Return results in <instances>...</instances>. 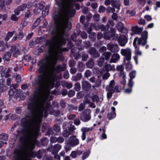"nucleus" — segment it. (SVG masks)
I'll use <instances>...</instances> for the list:
<instances>
[{
  "mask_svg": "<svg viewBox=\"0 0 160 160\" xmlns=\"http://www.w3.org/2000/svg\"><path fill=\"white\" fill-rule=\"evenodd\" d=\"M55 0L68 5L53 16L56 28L52 31L51 39L46 41L45 45L48 47V53L42 62H57L58 59L61 58L62 52L67 50L66 48H62L61 45L66 42L64 31L68 26V17H73L75 13V10L72 8L75 2H81L83 0Z\"/></svg>",
  "mask_w": 160,
  "mask_h": 160,
  "instance_id": "obj_1",
  "label": "nucleus"
},
{
  "mask_svg": "<svg viewBox=\"0 0 160 160\" xmlns=\"http://www.w3.org/2000/svg\"><path fill=\"white\" fill-rule=\"evenodd\" d=\"M142 39L138 38V37H136L134 38L133 42V45L135 49V54H136V55L133 58L137 65L138 63V57L137 56H141L142 54V53L139 50V48L136 45V43L137 42L138 44H141L142 46H144L147 44L146 41H144V42H142Z\"/></svg>",
  "mask_w": 160,
  "mask_h": 160,
  "instance_id": "obj_2",
  "label": "nucleus"
},
{
  "mask_svg": "<svg viewBox=\"0 0 160 160\" xmlns=\"http://www.w3.org/2000/svg\"><path fill=\"white\" fill-rule=\"evenodd\" d=\"M115 83L113 80H111L109 85H107L106 87V89L107 92V97L108 99L111 98L112 94L114 92V86Z\"/></svg>",
  "mask_w": 160,
  "mask_h": 160,
  "instance_id": "obj_3",
  "label": "nucleus"
},
{
  "mask_svg": "<svg viewBox=\"0 0 160 160\" xmlns=\"http://www.w3.org/2000/svg\"><path fill=\"white\" fill-rule=\"evenodd\" d=\"M91 111L89 109H86L83 112L80 116L81 120L84 122H87L91 119Z\"/></svg>",
  "mask_w": 160,
  "mask_h": 160,
  "instance_id": "obj_4",
  "label": "nucleus"
},
{
  "mask_svg": "<svg viewBox=\"0 0 160 160\" xmlns=\"http://www.w3.org/2000/svg\"><path fill=\"white\" fill-rule=\"evenodd\" d=\"M120 53L122 56L125 57V60L129 61L130 60L131 57L132 51L129 48H127L125 49H121L120 51Z\"/></svg>",
  "mask_w": 160,
  "mask_h": 160,
  "instance_id": "obj_5",
  "label": "nucleus"
},
{
  "mask_svg": "<svg viewBox=\"0 0 160 160\" xmlns=\"http://www.w3.org/2000/svg\"><path fill=\"white\" fill-rule=\"evenodd\" d=\"M104 4L106 5H108L111 4L113 8L118 9L116 11V12H118L120 6V3L119 2L113 0H106L104 2Z\"/></svg>",
  "mask_w": 160,
  "mask_h": 160,
  "instance_id": "obj_6",
  "label": "nucleus"
},
{
  "mask_svg": "<svg viewBox=\"0 0 160 160\" xmlns=\"http://www.w3.org/2000/svg\"><path fill=\"white\" fill-rule=\"evenodd\" d=\"M92 28H94L96 30H98L99 28H100L101 30L102 31L105 30V27L103 25H102L99 26L98 24H94L92 23L91 24L90 28L86 29L88 33H89L92 31Z\"/></svg>",
  "mask_w": 160,
  "mask_h": 160,
  "instance_id": "obj_7",
  "label": "nucleus"
},
{
  "mask_svg": "<svg viewBox=\"0 0 160 160\" xmlns=\"http://www.w3.org/2000/svg\"><path fill=\"white\" fill-rule=\"evenodd\" d=\"M107 47L108 50L112 52H118L119 51V48L116 44L110 43L107 44Z\"/></svg>",
  "mask_w": 160,
  "mask_h": 160,
  "instance_id": "obj_8",
  "label": "nucleus"
},
{
  "mask_svg": "<svg viewBox=\"0 0 160 160\" xmlns=\"http://www.w3.org/2000/svg\"><path fill=\"white\" fill-rule=\"evenodd\" d=\"M68 143L72 147L78 145L79 143V140L75 136H72L69 138Z\"/></svg>",
  "mask_w": 160,
  "mask_h": 160,
  "instance_id": "obj_9",
  "label": "nucleus"
},
{
  "mask_svg": "<svg viewBox=\"0 0 160 160\" xmlns=\"http://www.w3.org/2000/svg\"><path fill=\"white\" fill-rule=\"evenodd\" d=\"M20 47L18 46L13 45L11 47V51L14 57L16 58L20 55Z\"/></svg>",
  "mask_w": 160,
  "mask_h": 160,
  "instance_id": "obj_10",
  "label": "nucleus"
},
{
  "mask_svg": "<svg viewBox=\"0 0 160 160\" xmlns=\"http://www.w3.org/2000/svg\"><path fill=\"white\" fill-rule=\"evenodd\" d=\"M44 5V3L43 2H42L38 4H36V7L33 11L34 13L37 14L40 13L41 10L43 8Z\"/></svg>",
  "mask_w": 160,
  "mask_h": 160,
  "instance_id": "obj_11",
  "label": "nucleus"
},
{
  "mask_svg": "<svg viewBox=\"0 0 160 160\" xmlns=\"http://www.w3.org/2000/svg\"><path fill=\"white\" fill-rule=\"evenodd\" d=\"M18 85L17 84L15 85L12 84L11 85V89L8 92V94L10 97L13 96L17 92V90L16 89Z\"/></svg>",
  "mask_w": 160,
  "mask_h": 160,
  "instance_id": "obj_12",
  "label": "nucleus"
},
{
  "mask_svg": "<svg viewBox=\"0 0 160 160\" xmlns=\"http://www.w3.org/2000/svg\"><path fill=\"white\" fill-rule=\"evenodd\" d=\"M27 7V5L26 4H22L14 10L15 14L17 15H18L21 11H23Z\"/></svg>",
  "mask_w": 160,
  "mask_h": 160,
  "instance_id": "obj_13",
  "label": "nucleus"
},
{
  "mask_svg": "<svg viewBox=\"0 0 160 160\" xmlns=\"http://www.w3.org/2000/svg\"><path fill=\"white\" fill-rule=\"evenodd\" d=\"M111 111L109 113L108 115V117L109 119L111 120L115 117L116 114L115 112V108L114 107H112L111 108Z\"/></svg>",
  "mask_w": 160,
  "mask_h": 160,
  "instance_id": "obj_14",
  "label": "nucleus"
},
{
  "mask_svg": "<svg viewBox=\"0 0 160 160\" xmlns=\"http://www.w3.org/2000/svg\"><path fill=\"white\" fill-rule=\"evenodd\" d=\"M116 30L113 28H112L110 29V31L112 33V34H110V33H105L104 35V38L107 39H110L112 35H113L116 32Z\"/></svg>",
  "mask_w": 160,
  "mask_h": 160,
  "instance_id": "obj_15",
  "label": "nucleus"
},
{
  "mask_svg": "<svg viewBox=\"0 0 160 160\" xmlns=\"http://www.w3.org/2000/svg\"><path fill=\"white\" fill-rule=\"evenodd\" d=\"M120 58L119 55L117 53H114L112 55L110 61V63H115L118 61Z\"/></svg>",
  "mask_w": 160,
  "mask_h": 160,
  "instance_id": "obj_16",
  "label": "nucleus"
},
{
  "mask_svg": "<svg viewBox=\"0 0 160 160\" xmlns=\"http://www.w3.org/2000/svg\"><path fill=\"white\" fill-rule=\"evenodd\" d=\"M104 68L107 71H109L111 70H114L115 69L114 66L111 65L110 64L105 63L104 66Z\"/></svg>",
  "mask_w": 160,
  "mask_h": 160,
  "instance_id": "obj_17",
  "label": "nucleus"
},
{
  "mask_svg": "<svg viewBox=\"0 0 160 160\" xmlns=\"http://www.w3.org/2000/svg\"><path fill=\"white\" fill-rule=\"evenodd\" d=\"M141 36L142 38H139L142 40V42H144V41H146L147 42V39L148 38V32L146 31H143L142 33Z\"/></svg>",
  "mask_w": 160,
  "mask_h": 160,
  "instance_id": "obj_18",
  "label": "nucleus"
},
{
  "mask_svg": "<svg viewBox=\"0 0 160 160\" xmlns=\"http://www.w3.org/2000/svg\"><path fill=\"white\" fill-rule=\"evenodd\" d=\"M61 146L59 144H56L55 145L53 148L52 153L53 154H57L58 151L61 149Z\"/></svg>",
  "mask_w": 160,
  "mask_h": 160,
  "instance_id": "obj_19",
  "label": "nucleus"
},
{
  "mask_svg": "<svg viewBox=\"0 0 160 160\" xmlns=\"http://www.w3.org/2000/svg\"><path fill=\"white\" fill-rule=\"evenodd\" d=\"M4 80L1 79L0 80V92H2L8 89V88L3 84Z\"/></svg>",
  "mask_w": 160,
  "mask_h": 160,
  "instance_id": "obj_20",
  "label": "nucleus"
},
{
  "mask_svg": "<svg viewBox=\"0 0 160 160\" xmlns=\"http://www.w3.org/2000/svg\"><path fill=\"white\" fill-rule=\"evenodd\" d=\"M117 71H119L120 72V75L122 77H124L126 76L124 72H123L124 67L122 65L118 66L117 68Z\"/></svg>",
  "mask_w": 160,
  "mask_h": 160,
  "instance_id": "obj_21",
  "label": "nucleus"
},
{
  "mask_svg": "<svg viewBox=\"0 0 160 160\" xmlns=\"http://www.w3.org/2000/svg\"><path fill=\"white\" fill-rule=\"evenodd\" d=\"M82 87L83 88L86 89L91 87V85L89 82L86 81H82Z\"/></svg>",
  "mask_w": 160,
  "mask_h": 160,
  "instance_id": "obj_22",
  "label": "nucleus"
},
{
  "mask_svg": "<svg viewBox=\"0 0 160 160\" xmlns=\"http://www.w3.org/2000/svg\"><path fill=\"white\" fill-rule=\"evenodd\" d=\"M116 27L118 31L122 32L123 31H125L127 33V30L124 29L123 25L122 23L119 22L118 23Z\"/></svg>",
  "mask_w": 160,
  "mask_h": 160,
  "instance_id": "obj_23",
  "label": "nucleus"
},
{
  "mask_svg": "<svg viewBox=\"0 0 160 160\" xmlns=\"http://www.w3.org/2000/svg\"><path fill=\"white\" fill-rule=\"evenodd\" d=\"M131 30L133 32L131 33V35H133L134 33L136 34H138L140 32V30L139 27L138 26H135L132 28Z\"/></svg>",
  "mask_w": 160,
  "mask_h": 160,
  "instance_id": "obj_24",
  "label": "nucleus"
},
{
  "mask_svg": "<svg viewBox=\"0 0 160 160\" xmlns=\"http://www.w3.org/2000/svg\"><path fill=\"white\" fill-rule=\"evenodd\" d=\"M112 53L109 52H106L102 54V55L104 57L105 59L107 61L108 60L111 56Z\"/></svg>",
  "mask_w": 160,
  "mask_h": 160,
  "instance_id": "obj_25",
  "label": "nucleus"
},
{
  "mask_svg": "<svg viewBox=\"0 0 160 160\" xmlns=\"http://www.w3.org/2000/svg\"><path fill=\"white\" fill-rule=\"evenodd\" d=\"M118 42L120 46H124L127 43V41L125 38L121 39L119 38L118 39Z\"/></svg>",
  "mask_w": 160,
  "mask_h": 160,
  "instance_id": "obj_26",
  "label": "nucleus"
},
{
  "mask_svg": "<svg viewBox=\"0 0 160 160\" xmlns=\"http://www.w3.org/2000/svg\"><path fill=\"white\" fill-rule=\"evenodd\" d=\"M15 32V31H14L12 32H8L5 38V41H8Z\"/></svg>",
  "mask_w": 160,
  "mask_h": 160,
  "instance_id": "obj_27",
  "label": "nucleus"
},
{
  "mask_svg": "<svg viewBox=\"0 0 160 160\" xmlns=\"http://www.w3.org/2000/svg\"><path fill=\"white\" fill-rule=\"evenodd\" d=\"M11 56V54L9 52H7L4 55L3 59L4 60L7 61H9L10 60Z\"/></svg>",
  "mask_w": 160,
  "mask_h": 160,
  "instance_id": "obj_28",
  "label": "nucleus"
},
{
  "mask_svg": "<svg viewBox=\"0 0 160 160\" xmlns=\"http://www.w3.org/2000/svg\"><path fill=\"white\" fill-rule=\"evenodd\" d=\"M92 130V128H88L87 127H82L81 129L82 132L86 134V133Z\"/></svg>",
  "mask_w": 160,
  "mask_h": 160,
  "instance_id": "obj_29",
  "label": "nucleus"
},
{
  "mask_svg": "<svg viewBox=\"0 0 160 160\" xmlns=\"http://www.w3.org/2000/svg\"><path fill=\"white\" fill-rule=\"evenodd\" d=\"M130 60L129 61H127V63L126 64V68L127 71H129L132 68V65L130 63Z\"/></svg>",
  "mask_w": 160,
  "mask_h": 160,
  "instance_id": "obj_30",
  "label": "nucleus"
},
{
  "mask_svg": "<svg viewBox=\"0 0 160 160\" xmlns=\"http://www.w3.org/2000/svg\"><path fill=\"white\" fill-rule=\"evenodd\" d=\"M104 61V59L103 58L101 57L97 61L98 65L100 67L102 66Z\"/></svg>",
  "mask_w": 160,
  "mask_h": 160,
  "instance_id": "obj_31",
  "label": "nucleus"
},
{
  "mask_svg": "<svg viewBox=\"0 0 160 160\" xmlns=\"http://www.w3.org/2000/svg\"><path fill=\"white\" fill-rule=\"evenodd\" d=\"M90 54L92 55H95L96 54L97 57H98L99 55L98 53H97L95 49L93 48H92L89 51Z\"/></svg>",
  "mask_w": 160,
  "mask_h": 160,
  "instance_id": "obj_32",
  "label": "nucleus"
},
{
  "mask_svg": "<svg viewBox=\"0 0 160 160\" xmlns=\"http://www.w3.org/2000/svg\"><path fill=\"white\" fill-rule=\"evenodd\" d=\"M49 8V5H48L46 7L45 10L42 11V15L44 16H46L48 14Z\"/></svg>",
  "mask_w": 160,
  "mask_h": 160,
  "instance_id": "obj_33",
  "label": "nucleus"
},
{
  "mask_svg": "<svg viewBox=\"0 0 160 160\" xmlns=\"http://www.w3.org/2000/svg\"><path fill=\"white\" fill-rule=\"evenodd\" d=\"M94 62L92 59H90L87 63V66L89 68H92L94 65Z\"/></svg>",
  "mask_w": 160,
  "mask_h": 160,
  "instance_id": "obj_34",
  "label": "nucleus"
},
{
  "mask_svg": "<svg viewBox=\"0 0 160 160\" xmlns=\"http://www.w3.org/2000/svg\"><path fill=\"white\" fill-rule=\"evenodd\" d=\"M136 75V71L135 70H133L129 74V76L131 79H133L134 78Z\"/></svg>",
  "mask_w": 160,
  "mask_h": 160,
  "instance_id": "obj_35",
  "label": "nucleus"
},
{
  "mask_svg": "<svg viewBox=\"0 0 160 160\" xmlns=\"http://www.w3.org/2000/svg\"><path fill=\"white\" fill-rule=\"evenodd\" d=\"M8 138V135L7 134H2L0 135V139L4 141H6L7 140Z\"/></svg>",
  "mask_w": 160,
  "mask_h": 160,
  "instance_id": "obj_36",
  "label": "nucleus"
},
{
  "mask_svg": "<svg viewBox=\"0 0 160 160\" xmlns=\"http://www.w3.org/2000/svg\"><path fill=\"white\" fill-rule=\"evenodd\" d=\"M90 152L89 151H87L84 152L82 156V158L83 159H85L87 158L89 155Z\"/></svg>",
  "mask_w": 160,
  "mask_h": 160,
  "instance_id": "obj_37",
  "label": "nucleus"
},
{
  "mask_svg": "<svg viewBox=\"0 0 160 160\" xmlns=\"http://www.w3.org/2000/svg\"><path fill=\"white\" fill-rule=\"evenodd\" d=\"M74 89L77 91H78L80 90L81 89L80 84L79 83H77L75 84Z\"/></svg>",
  "mask_w": 160,
  "mask_h": 160,
  "instance_id": "obj_38",
  "label": "nucleus"
},
{
  "mask_svg": "<svg viewBox=\"0 0 160 160\" xmlns=\"http://www.w3.org/2000/svg\"><path fill=\"white\" fill-rule=\"evenodd\" d=\"M105 128L104 127L102 128V140L103 139H105L107 138V136L105 133Z\"/></svg>",
  "mask_w": 160,
  "mask_h": 160,
  "instance_id": "obj_39",
  "label": "nucleus"
},
{
  "mask_svg": "<svg viewBox=\"0 0 160 160\" xmlns=\"http://www.w3.org/2000/svg\"><path fill=\"white\" fill-rule=\"evenodd\" d=\"M21 62H16L17 63L16 64V66L15 67L14 69V71L15 72H16L18 71V68H20L21 67V66L20 65V63Z\"/></svg>",
  "mask_w": 160,
  "mask_h": 160,
  "instance_id": "obj_40",
  "label": "nucleus"
},
{
  "mask_svg": "<svg viewBox=\"0 0 160 160\" xmlns=\"http://www.w3.org/2000/svg\"><path fill=\"white\" fill-rule=\"evenodd\" d=\"M85 107L84 103H81L80 104L78 108V111L80 112L82 111L85 108Z\"/></svg>",
  "mask_w": 160,
  "mask_h": 160,
  "instance_id": "obj_41",
  "label": "nucleus"
},
{
  "mask_svg": "<svg viewBox=\"0 0 160 160\" xmlns=\"http://www.w3.org/2000/svg\"><path fill=\"white\" fill-rule=\"evenodd\" d=\"M101 83V81L100 80H98L96 81V82L95 83V85L92 86V87L93 88H95V87H97L99 86Z\"/></svg>",
  "mask_w": 160,
  "mask_h": 160,
  "instance_id": "obj_42",
  "label": "nucleus"
},
{
  "mask_svg": "<svg viewBox=\"0 0 160 160\" xmlns=\"http://www.w3.org/2000/svg\"><path fill=\"white\" fill-rule=\"evenodd\" d=\"M82 77V76L81 74H78L73 79V80L75 81H78L81 79Z\"/></svg>",
  "mask_w": 160,
  "mask_h": 160,
  "instance_id": "obj_43",
  "label": "nucleus"
},
{
  "mask_svg": "<svg viewBox=\"0 0 160 160\" xmlns=\"http://www.w3.org/2000/svg\"><path fill=\"white\" fill-rule=\"evenodd\" d=\"M89 37L92 38L93 41H94L96 39V33L94 32L91 33L89 35Z\"/></svg>",
  "mask_w": 160,
  "mask_h": 160,
  "instance_id": "obj_44",
  "label": "nucleus"
},
{
  "mask_svg": "<svg viewBox=\"0 0 160 160\" xmlns=\"http://www.w3.org/2000/svg\"><path fill=\"white\" fill-rule=\"evenodd\" d=\"M74 123L76 125L78 126L80 124L81 122L80 119L79 118H77L74 120Z\"/></svg>",
  "mask_w": 160,
  "mask_h": 160,
  "instance_id": "obj_45",
  "label": "nucleus"
},
{
  "mask_svg": "<svg viewBox=\"0 0 160 160\" xmlns=\"http://www.w3.org/2000/svg\"><path fill=\"white\" fill-rule=\"evenodd\" d=\"M75 94V92L74 91L71 90L69 91L68 93V96L70 97L73 96Z\"/></svg>",
  "mask_w": 160,
  "mask_h": 160,
  "instance_id": "obj_46",
  "label": "nucleus"
},
{
  "mask_svg": "<svg viewBox=\"0 0 160 160\" xmlns=\"http://www.w3.org/2000/svg\"><path fill=\"white\" fill-rule=\"evenodd\" d=\"M50 141L52 143H55L57 142V138L54 137H51L50 138Z\"/></svg>",
  "mask_w": 160,
  "mask_h": 160,
  "instance_id": "obj_47",
  "label": "nucleus"
},
{
  "mask_svg": "<svg viewBox=\"0 0 160 160\" xmlns=\"http://www.w3.org/2000/svg\"><path fill=\"white\" fill-rule=\"evenodd\" d=\"M40 22V20L39 18H38L33 24V27H36L38 25Z\"/></svg>",
  "mask_w": 160,
  "mask_h": 160,
  "instance_id": "obj_48",
  "label": "nucleus"
},
{
  "mask_svg": "<svg viewBox=\"0 0 160 160\" xmlns=\"http://www.w3.org/2000/svg\"><path fill=\"white\" fill-rule=\"evenodd\" d=\"M42 52V50L41 48L37 49L34 51L33 53L35 55H38L40 52Z\"/></svg>",
  "mask_w": 160,
  "mask_h": 160,
  "instance_id": "obj_49",
  "label": "nucleus"
},
{
  "mask_svg": "<svg viewBox=\"0 0 160 160\" xmlns=\"http://www.w3.org/2000/svg\"><path fill=\"white\" fill-rule=\"evenodd\" d=\"M110 76V74L108 72H106L103 76L102 78L103 79H107Z\"/></svg>",
  "mask_w": 160,
  "mask_h": 160,
  "instance_id": "obj_50",
  "label": "nucleus"
},
{
  "mask_svg": "<svg viewBox=\"0 0 160 160\" xmlns=\"http://www.w3.org/2000/svg\"><path fill=\"white\" fill-rule=\"evenodd\" d=\"M53 129L56 132H59L60 131V128L57 125H55L53 127Z\"/></svg>",
  "mask_w": 160,
  "mask_h": 160,
  "instance_id": "obj_51",
  "label": "nucleus"
},
{
  "mask_svg": "<svg viewBox=\"0 0 160 160\" xmlns=\"http://www.w3.org/2000/svg\"><path fill=\"white\" fill-rule=\"evenodd\" d=\"M77 152L75 151H72L70 156L72 158H75L77 157Z\"/></svg>",
  "mask_w": 160,
  "mask_h": 160,
  "instance_id": "obj_52",
  "label": "nucleus"
},
{
  "mask_svg": "<svg viewBox=\"0 0 160 160\" xmlns=\"http://www.w3.org/2000/svg\"><path fill=\"white\" fill-rule=\"evenodd\" d=\"M132 79H130L128 83V86L131 88L133 87V82L132 81Z\"/></svg>",
  "mask_w": 160,
  "mask_h": 160,
  "instance_id": "obj_53",
  "label": "nucleus"
},
{
  "mask_svg": "<svg viewBox=\"0 0 160 160\" xmlns=\"http://www.w3.org/2000/svg\"><path fill=\"white\" fill-rule=\"evenodd\" d=\"M105 10V8L102 6H100L99 7V9L98 12H104Z\"/></svg>",
  "mask_w": 160,
  "mask_h": 160,
  "instance_id": "obj_54",
  "label": "nucleus"
},
{
  "mask_svg": "<svg viewBox=\"0 0 160 160\" xmlns=\"http://www.w3.org/2000/svg\"><path fill=\"white\" fill-rule=\"evenodd\" d=\"M76 117L74 114H70L68 116V118L70 120H73Z\"/></svg>",
  "mask_w": 160,
  "mask_h": 160,
  "instance_id": "obj_55",
  "label": "nucleus"
},
{
  "mask_svg": "<svg viewBox=\"0 0 160 160\" xmlns=\"http://www.w3.org/2000/svg\"><path fill=\"white\" fill-rule=\"evenodd\" d=\"M31 16V14L29 10L28 9L25 14V17L27 18L30 17Z\"/></svg>",
  "mask_w": 160,
  "mask_h": 160,
  "instance_id": "obj_56",
  "label": "nucleus"
},
{
  "mask_svg": "<svg viewBox=\"0 0 160 160\" xmlns=\"http://www.w3.org/2000/svg\"><path fill=\"white\" fill-rule=\"evenodd\" d=\"M16 82H21V77L20 75H17L16 77Z\"/></svg>",
  "mask_w": 160,
  "mask_h": 160,
  "instance_id": "obj_57",
  "label": "nucleus"
},
{
  "mask_svg": "<svg viewBox=\"0 0 160 160\" xmlns=\"http://www.w3.org/2000/svg\"><path fill=\"white\" fill-rule=\"evenodd\" d=\"M81 37L83 39L86 38L87 37V35L85 32H83L81 34Z\"/></svg>",
  "mask_w": 160,
  "mask_h": 160,
  "instance_id": "obj_58",
  "label": "nucleus"
},
{
  "mask_svg": "<svg viewBox=\"0 0 160 160\" xmlns=\"http://www.w3.org/2000/svg\"><path fill=\"white\" fill-rule=\"evenodd\" d=\"M24 60L29 61L31 59V57L29 55H26L24 56Z\"/></svg>",
  "mask_w": 160,
  "mask_h": 160,
  "instance_id": "obj_59",
  "label": "nucleus"
},
{
  "mask_svg": "<svg viewBox=\"0 0 160 160\" xmlns=\"http://www.w3.org/2000/svg\"><path fill=\"white\" fill-rule=\"evenodd\" d=\"M107 11L108 12H111L112 13H114L115 12V11L114 8H112L111 7H109L107 9Z\"/></svg>",
  "mask_w": 160,
  "mask_h": 160,
  "instance_id": "obj_60",
  "label": "nucleus"
},
{
  "mask_svg": "<svg viewBox=\"0 0 160 160\" xmlns=\"http://www.w3.org/2000/svg\"><path fill=\"white\" fill-rule=\"evenodd\" d=\"M18 18L17 17V16L15 14L12 15L11 17V20L12 21H17Z\"/></svg>",
  "mask_w": 160,
  "mask_h": 160,
  "instance_id": "obj_61",
  "label": "nucleus"
},
{
  "mask_svg": "<svg viewBox=\"0 0 160 160\" xmlns=\"http://www.w3.org/2000/svg\"><path fill=\"white\" fill-rule=\"evenodd\" d=\"M91 74V72L88 70H87L85 72V77L88 78L90 76Z\"/></svg>",
  "mask_w": 160,
  "mask_h": 160,
  "instance_id": "obj_62",
  "label": "nucleus"
},
{
  "mask_svg": "<svg viewBox=\"0 0 160 160\" xmlns=\"http://www.w3.org/2000/svg\"><path fill=\"white\" fill-rule=\"evenodd\" d=\"M144 18L148 21H150L152 19L151 16L149 15H146L145 16Z\"/></svg>",
  "mask_w": 160,
  "mask_h": 160,
  "instance_id": "obj_63",
  "label": "nucleus"
},
{
  "mask_svg": "<svg viewBox=\"0 0 160 160\" xmlns=\"http://www.w3.org/2000/svg\"><path fill=\"white\" fill-rule=\"evenodd\" d=\"M23 34L22 31H21L19 33L18 38L20 40L22 39L23 37Z\"/></svg>",
  "mask_w": 160,
  "mask_h": 160,
  "instance_id": "obj_64",
  "label": "nucleus"
}]
</instances>
